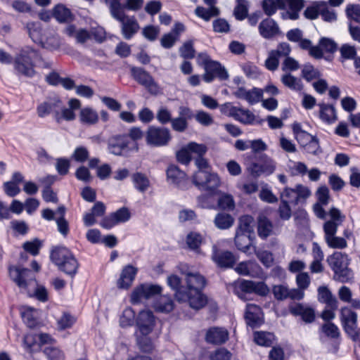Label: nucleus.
<instances>
[{
  "mask_svg": "<svg viewBox=\"0 0 360 360\" xmlns=\"http://www.w3.org/2000/svg\"><path fill=\"white\" fill-rule=\"evenodd\" d=\"M43 60L39 50L30 46L22 47L13 58V56L0 49V63L10 65L13 63L14 70L17 75L32 78L36 75L34 61Z\"/></svg>",
  "mask_w": 360,
  "mask_h": 360,
  "instance_id": "obj_1",
  "label": "nucleus"
},
{
  "mask_svg": "<svg viewBox=\"0 0 360 360\" xmlns=\"http://www.w3.org/2000/svg\"><path fill=\"white\" fill-rule=\"evenodd\" d=\"M143 133L139 127H131L129 135H116L112 136L109 141V150L115 155H124L126 149L134 148L138 149L135 143L136 141L143 138Z\"/></svg>",
  "mask_w": 360,
  "mask_h": 360,
  "instance_id": "obj_2",
  "label": "nucleus"
},
{
  "mask_svg": "<svg viewBox=\"0 0 360 360\" xmlns=\"http://www.w3.org/2000/svg\"><path fill=\"white\" fill-rule=\"evenodd\" d=\"M50 258L58 269L65 274L74 276L78 266L77 262L69 249L56 247L52 250Z\"/></svg>",
  "mask_w": 360,
  "mask_h": 360,
  "instance_id": "obj_3",
  "label": "nucleus"
},
{
  "mask_svg": "<svg viewBox=\"0 0 360 360\" xmlns=\"http://www.w3.org/2000/svg\"><path fill=\"white\" fill-rule=\"evenodd\" d=\"M192 181L200 190L206 191L211 194H215L221 185L219 176L210 169L198 170L193 174Z\"/></svg>",
  "mask_w": 360,
  "mask_h": 360,
  "instance_id": "obj_4",
  "label": "nucleus"
},
{
  "mask_svg": "<svg viewBox=\"0 0 360 360\" xmlns=\"http://www.w3.org/2000/svg\"><path fill=\"white\" fill-rule=\"evenodd\" d=\"M170 140V131L167 128L165 127L150 126L146 134V143L155 147L166 146Z\"/></svg>",
  "mask_w": 360,
  "mask_h": 360,
  "instance_id": "obj_5",
  "label": "nucleus"
},
{
  "mask_svg": "<svg viewBox=\"0 0 360 360\" xmlns=\"http://www.w3.org/2000/svg\"><path fill=\"white\" fill-rule=\"evenodd\" d=\"M269 292L268 286L264 282L243 280L236 286L235 292L243 299L244 293H255L260 296H266Z\"/></svg>",
  "mask_w": 360,
  "mask_h": 360,
  "instance_id": "obj_6",
  "label": "nucleus"
},
{
  "mask_svg": "<svg viewBox=\"0 0 360 360\" xmlns=\"http://www.w3.org/2000/svg\"><path fill=\"white\" fill-rule=\"evenodd\" d=\"M11 279L20 288L26 289L30 281L34 279V273L27 268L11 265L8 267Z\"/></svg>",
  "mask_w": 360,
  "mask_h": 360,
  "instance_id": "obj_7",
  "label": "nucleus"
},
{
  "mask_svg": "<svg viewBox=\"0 0 360 360\" xmlns=\"http://www.w3.org/2000/svg\"><path fill=\"white\" fill-rule=\"evenodd\" d=\"M176 299L180 302H188L190 307L195 309H200L207 304L206 297L200 290H179L176 293Z\"/></svg>",
  "mask_w": 360,
  "mask_h": 360,
  "instance_id": "obj_8",
  "label": "nucleus"
},
{
  "mask_svg": "<svg viewBox=\"0 0 360 360\" xmlns=\"http://www.w3.org/2000/svg\"><path fill=\"white\" fill-rule=\"evenodd\" d=\"M131 72L134 79L147 89L150 93L153 94H158L159 91L158 85L147 71L141 68L132 67Z\"/></svg>",
  "mask_w": 360,
  "mask_h": 360,
  "instance_id": "obj_9",
  "label": "nucleus"
},
{
  "mask_svg": "<svg viewBox=\"0 0 360 360\" xmlns=\"http://www.w3.org/2000/svg\"><path fill=\"white\" fill-rule=\"evenodd\" d=\"M162 288L158 285L142 284L136 287L132 292L131 300L133 304L138 303L142 300H148L160 294Z\"/></svg>",
  "mask_w": 360,
  "mask_h": 360,
  "instance_id": "obj_10",
  "label": "nucleus"
},
{
  "mask_svg": "<svg viewBox=\"0 0 360 360\" xmlns=\"http://www.w3.org/2000/svg\"><path fill=\"white\" fill-rule=\"evenodd\" d=\"M262 162L252 163L248 167V171L254 177H259L262 174L270 175L273 174L276 167V162L266 155L262 156Z\"/></svg>",
  "mask_w": 360,
  "mask_h": 360,
  "instance_id": "obj_11",
  "label": "nucleus"
},
{
  "mask_svg": "<svg viewBox=\"0 0 360 360\" xmlns=\"http://www.w3.org/2000/svg\"><path fill=\"white\" fill-rule=\"evenodd\" d=\"M229 73L226 68L217 61L212 60L205 69V74L202 75V79L205 82L210 83L212 82L215 77L219 80H226L229 79Z\"/></svg>",
  "mask_w": 360,
  "mask_h": 360,
  "instance_id": "obj_12",
  "label": "nucleus"
},
{
  "mask_svg": "<svg viewBox=\"0 0 360 360\" xmlns=\"http://www.w3.org/2000/svg\"><path fill=\"white\" fill-rule=\"evenodd\" d=\"M122 23V33L126 39H130L139 30V25L134 16H128L124 12L119 17H113Z\"/></svg>",
  "mask_w": 360,
  "mask_h": 360,
  "instance_id": "obj_13",
  "label": "nucleus"
},
{
  "mask_svg": "<svg viewBox=\"0 0 360 360\" xmlns=\"http://www.w3.org/2000/svg\"><path fill=\"white\" fill-rule=\"evenodd\" d=\"M329 214L330 220L327 221L323 225L325 240L335 235L338 226H340L345 219V216L342 214L340 211L335 207L330 209Z\"/></svg>",
  "mask_w": 360,
  "mask_h": 360,
  "instance_id": "obj_14",
  "label": "nucleus"
},
{
  "mask_svg": "<svg viewBox=\"0 0 360 360\" xmlns=\"http://www.w3.org/2000/svg\"><path fill=\"white\" fill-rule=\"evenodd\" d=\"M167 178L169 184L181 189H186L188 184V178L186 173L177 166L171 165L167 169Z\"/></svg>",
  "mask_w": 360,
  "mask_h": 360,
  "instance_id": "obj_15",
  "label": "nucleus"
},
{
  "mask_svg": "<svg viewBox=\"0 0 360 360\" xmlns=\"http://www.w3.org/2000/svg\"><path fill=\"white\" fill-rule=\"evenodd\" d=\"M233 94L236 98L246 101L250 105L260 102L263 97V90L256 87L250 90L239 87Z\"/></svg>",
  "mask_w": 360,
  "mask_h": 360,
  "instance_id": "obj_16",
  "label": "nucleus"
},
{
  "mask_svg": "<svg viewBox=\"0 0 360 360\" xmlns=\"http://www.w3.org/2000/svg\"><path fill=\"white\" fill-rule=\"evenodd\" d=\"M155 319L152 311H141L136 319V325L141 335H148L153 329Z\"/></svg>",
  "mask_w": 360,
  "mask_h": 360,
  "instance_id": "obj_17",
  "label": "nucleus"
},
{
  "mask_svg": "<svg viewBox=\"0 0 360 360\" xmlns=\"http://www.w3.org/2000/svg\"><path fill=\"white\" fill-rule=\"evenodd\" d=\"M340 320L345 332L349 336L357 328L356 313L344 307L340 311Z\"/></svg>",
  "mask_w": 360,
  "mask_h": 360,
  "instance_id": "obj_18",
  "label": "nucleus"
},
{
  "mask_svg": "<svg viewBox=\"0 0 360 360\" xmlns=\"http://www.w3.org/2000/svg\"><path fill=\"white\" fill-rule=\"evenodd\" d=\"M213 261L221 268H230L233 266L236 259L233 254L229 251L219 250L216 245L213 246L212 255Z\"/></svg>",
  "mask_w": 360,
  "mask_h": 360,
  "instance_id": "obj_19",
  "label": "nucleus"
},
{
  "mask_svg": "<svg viewBox=\"0 0 360 360\" xmlns=\"http://www.w3.org/2000/svg\"><path fill=\"white\" fill-rule=\"evenodd\" d=\"M229 339V332L226 329L219 327L210 328L206 333L205 340L213 345H222Z\"/></svg>",
  "mask_w": 360,
  "mask_h": 360,
  "instance_id": "obj_20",
  "label": "nucleus"
},
{
  "mask_svg": "<svg viewBox=\"0 0 360 360\" xmlns=\"http://www.w3.org/2000/svg\"><path fill=\"white\" fill-rule=\"evenodd\" d=\"M285 7L288 6L289 11H283L281 13L283 20H297L300 17V12L304 7L303 0H284Z\"/></svg>",
  "mask_w": 360,
  "mask_h": 360,
  "instance_id": "obj_21",
  "label": "nucleus"
},
{
  "mask_svg": "<svg viewBox=\"0 0 360 360\" xmlns=\"http://www.w3.org/2000/svg\"><path fill=\"white\" fill-rule=\"evenodd\" d=\"M52 15L59 23H71L75 20V16L65 5L56 4L52 10Z\"/></svg>",
  "mask_w": 360,
  "mask_h": 360,
  "instance_id": "obj_22",
  "label": "nucleus"
},
{
  "mask_svg": "<svg viewBox=\"0 0 360 360\" xmlns=\"http://www.w3.org/2000/svg\"><path fill=\"white\" fill-rule=\"evenodd\" d=\"M258 29L260 35L264 39H271L280 33L278 24L271 18L263 20Z\"/></svg>",
  "mask_w": 360,
  "mask_h": 360,
  "instance_id": "obj_23",
  "label": "nucleus"
},
{
  "mask_svg": "<svg viewBox=\"0 0 360 360\" xmlns=\"http://www.w3.org/2000/svg\"><path fill=\"white\" fill-rule=\"evenodd\" d=\"M290 314L295 316H301L305 323H311L315 319V312L314 309L304 306L302 304H295L289 307Z\"/></svg>",
  "mask_w": 360,
  "mask_h": 360,
  "instance_id": "obj_24",
  "label": "nucleus"
},
{
  "mask_svg": "<svg viewBox=\"0 0 360 360\" xmlns=\"http://www.w3.org/2000/svg\"><path fill=\"white\" fill-rule=\"evenodd\" d=\"M245 319L247 323L251 327L260 325L263 321L262 309L254 304H248L246 306Z\"/></svg>",
  "mask_w": 360,
  "mask_h": 360,
  "instance_id": "obj_25",
  "label": "nucleus"
},
{
  "mask_svg": "<svg viewBox=\"0 0 360 360\" xmlns=\"http://www.w3.org/2000/svg\"><path fill=\"white\" fill-rule=\"evenodd\" d=\"M137 269L131 265L124 266L121 272L120 277L117 281V286L121 289L129 288L136 275Z\"/></svg>",
  "mask_w": 360,
  "mask_h": 360,
  "instance_id": "obj_26",
  "label": "nucleus"
},
{
  "mask_svg": "<svg viewBox=\"0 0 360 360\" xmlns=\"http://www.w3.org/2000/svg\"><path fill=\"white\" fill-rule=\"evenodd\" d=\"M327 262L334 272L348 266L349 264V259L347 255L340 252H335L328 257Z\"/></svg>",
  "mask_w": 360,
  "mask_h": 360,
  "instance_id": "obj_27",
  "label": "nucleus"
},
{
  "mask_svg": "<svg viewBox=\"0 0 360 360\" xmlns=\"http://www.w3.org/2000/svg\"><path fill=\"white\" fill-rule=\"evenodd\" d=\"M318 300L324 303L328 308L338 309V300L326 286L318 288Z\"/></svg>",
  "mask_w": 360,
  "mask_h": 360,
  "instance_id": "obj_28",
  "label": "nucleus"
},
{
  "mask_svg": "<svg viewBox=\"0 0 360 360\" xmlns=\"http://www.w3.org/2000/svg\"><path fill=\"white\" fill-rule=\"evenodd\" d=\"M26 29L30 37L34 43L37 44H40V43H42V39L44 38L46 33L43 30L40 22H27L26 25Z\"/></svg>",
  "mask_w": 360,
  "mask_h": 360,
  "instance_id": "obj_29",
  "label": "nucleus"
},
{
  "mask_svg": "<svg viewBox=\"0 0 360 360\" xmlns=\"http://www.w3.org/2000/svg\"><path fill=\"white\" fill-rule=\"evenodd\" d=\"M319 117L322 121L327 124H332L338 119L335 109L333 105L319 103Z\"/></svg>",
  "mask_w": 360,
  "mask_h": 360,
  "instance_id": "obj_30",
  "label": "nucleus"
},
{
  "mask_svg": "<svg viewBox=\"0 0 360 360\" xmlns=\"http://www.w3.org/2000/svg\"><path fill=\"white\" fill-rule=\"evenodd\" d=\"M187 292L199 290L205 285V278L198 273H188L186 274Z\"/></svg>",
  "mask_w": 360,
  "mask_h": 360,
  "instance_id": "obj_31",
  "label": "nucleus"
},
{
  "mask_svg": "<svg viewBox=\"0 0 360 360\" xmlns=\"http://www.w3.org/2000/svg\"><path fill=\"white\" fill-rule=\"evenodd\" d=\"M260 269L259 266L252 261L242 262L236 267L235 270L239 274L243 276H255L257 271Z\"/></svg>",
  "mask_w": 360,
  "mask_h": 360,
  "instance_id": "obj_32",
  "label": "nucleus"
},
{
  "mask_svg": "<svg viewBox=\"0 0 360 360\" xmlns=\"http://www.w3.org/2000/svg\"><path fill=\"white\" fill-rule=\"evenodd\" d=\"M273 229L271 221L264 214H259L257 219V232L262 238L270 236Z\"/></svg>",
  "mask_w": 360,
  "mask_h": 360,
  "instance_id": "obj_33",
  "label": "nucleus"
},
{
  "mask_svg": "<svg viewBox=\"0 0 360 360\" xmlns=\"http://www.w3.org/2000/svg\"><path fill=\"white\" fill-rule=\"evenodd\" d=\"M262 7L266 15L271 16L278 9L285 10V4L284 0H263Z\"/></svg>",
  "mask_w": 360,
  "mask_h": 360,
  "instance_id": "obj_34",
  "label": "nucleus"
},
{
  "mask_svg": "<svg viewBox=\"0 0 360 360\" xmlns=\"http://www.w3.org/2000/svg\"><path fill=\"white\" fill-rule=\"evenodd\" d=\"M69 108H63L61 110V117L66 121L74 120L76 117L74 110L81 107V103L77 98H71L68 101Z\"/></svg>",
  "mask_w": 360,
  "mask_h": 360,
  "instance_id": "obj_35",
  "label": "nucleus"
},
{
  "mask_svg": "<svg viewBox=\"0 0 360 360\" xmlns=\"http://www.w3.org/2000/svg\"><path fill=\"white\" fill-rule=\"evenodd\" d=\"M281 81L285 86L291 90L298 91L303 89L301 79L293 76L290 72L283 74L281 77Z\"/></svg>",
  "mask_w": 360,
  "mask_h": 360,
  "instance_id": "obj_36",
  "label": "nucleus"
},
{
  "mask_svg": "<svg viewBox=\"0 0 360 360\" xmlns=\"http://www.w3.org/2000/svg\"><path fill=\"white\" fill-rule=\"evenodd\" d=\"M194 13L198 17L208 22L212 18L219 15L220 10L217 6H209L207 8L202 6H197Z\"/></svg>",
  "mask_w": 360,
  "mask_h": 360,
  "instance_id": "obj_37",
  "label": "nucleus"
},
{
  "mask_svg": "<svg viewBox=\"0 0 360 360\" xmlns=\"http://www.w3.org/2000/svg\"><path fill=\"white\" fill-rule=\"evenodd\" d=\"M254 219L250 215L240 217L236 232L250 235L254 231Z\"/></svg>",
  "mask_w": 360,
  "mask_h": 360,
  "instance_id": "obj_38",
  "label": "nucleus"
},
{
  "mask_svg": "<svg viewBox=\"0 0 360 360\" xmlns=\"http://www.w3.org/2000/svg\"><path fill=\"white\" fill-rule=\"evenodd\" d=\"M96 191L91 189V202H94L91 207V224L94 223L96 217H100L105 214L106 207L105 205L101 201H96Z\"/></svg>",
  "mask_w": 360,
  "mask_h": 360,
  "instance_id": "obj_39",
  "label": "nucleus"
},
{
  "mask_svg": "<svg viewBox=\"0 0 360 360\" xmlns=\"http://www.w3.org/2000/svg\"><path fill=\"white\" fill-rule=\"evenodd\" d=\"M249 2L248 0H236L233 15L238 20H243L248 17Z\"/></svg>",
  "mask_w": 360,
  "mask_h": 360,
  "instance_id": "obj_40",
  "label": "nucleus"
},
{
  "mask_svg": "<svg viewBox=\"0 0 360 360\" xmlns=\"http://www.w3.org/2000/svg\"><path fill=\"white\" fill-rule=\"evenodd\" d=\"M37 311L31 307H26L22 312L21 316L23 322L30 328H34L38 325Z\"/></svg>",
  "mask_w": 360,
  "mask_h": 360,
  "instance_id": "obj_41",
  "label": "nucleus"
},
{
  "mask_svg": "<svg viewBox=\"0 0 360 360\" xmlns=\"http://www.w3.org/2000/svg\"><path fill=\"white\" fill-rule=\"evenodd\" d=\"M134 187L140 192H145L150 186V181L148 177L140 172L134 173L131 176Z\"/></svg>",
  "mask_w": 360,
  "mask_h": 360,
  "instance_id": "obj_42",
  "label": "nucleus"
},
{
  "mask_svg": "<svg viewBox=\"0 0 360 360\" xmlns=\"http://www.w3.org/2000/svg\"><path fill=\"white\" fill-rule=\"evenodd\" d=\"M217 205L219 209L227 211H232L235 209V200L232 195L221 193L217 200Z\"/></svg>",
  "mask_w": 360,
  "mask_h": 360,
  "instance_id": "obj_43",
  "label": "nucleus"
},
{
  "mask_svg": "<svg viewBox=\"0 0 360 360\" xmlns=\"http://www.w3.org/2000/svg\"><path fill=\"white\" fill-rule=\"evenodd\" d=\"M235 244L237 248L243 252H247L251 246L250 235L236 232Z\"/></svg>",
  "mask_w": 360,
  "mask_h": 360,
  "instance_id": "obj_44",
  "label": "nucleus"
},
{
  "mask_svg": "<svg viewBox=\"0 0 360 360\" xmlns=\"http://www.w3.org/2000/svg\"><path fill=\"white\" fill-rule=\"evenodd\" d=\"M99 160L97 158H91V168L96 169V176L101 180L109 177L111 173V167L108 164L98 165Z\"/></svg>",
  "mask_w": 360,
  "mask_h": 360,
  "instance_id": "obj_45",
  "label": "nucleus"
},
{
  "mask_svg": "<svg viewBox=\"0 0 360 360\" xmlns=\"http://www.w3.org/2000/svg\"><path fill=\"white\" fill-rule=\"evenodd\" d=\"M234 219L229 214L219 213L216 215L214 223L219 229H229L233 224Z\"/></svg>",
  "mask_w": 360,
  "mask_h": 360,
  "instance_id": "obj_46",
  "label": "nucleus"
},
{
  "mask_svg": "<svg viewBox=\"0 0 360 360\" xmlns=\"http://www.w3.org/2000/svg\"><path fill=\"white\" fill-rule=\"evenodd\" d=\"M153 307L157 311L168 313L173 310L174 302L170 297L162 296L154 303Z\"/></svg>",
  "mask_w": 360,
  "mask_h": 360,
  "instance_id": "obj_47",
  "label": "nucleus"
},
{
  "mask_svg": "<svg viewBox=\"0 0 360 360\" xmlns=\"http://www.w3.org/2000/svg\"><path fill=\"white\" fill-rule=\"evenodd\" d=\"M280 200L282 202H285L288 205H298L297 193L295 188L285 187L280 193Z\"/></svg>",
  "mask_w": 360,
  "mask_h": 360,
  "instance_id": "obj_48",
  "label": "nucleus"
},
{
  "mask_svg": "<svg viewBox=\"0 0 360 360\" xmlns=\"http://www.w3.org/2000/svg\"><path fill=\"white\" fill-rule=\"evenodd\" d=\"M254 340L259 345L270 347L273 344L274 335L267 332H255L254 334Z\"/></svg>",
  "mask_w": 360,
  "mask_h": 360,
  "instance_id": "obj_49",
  "label": "nucleus"
},
{
  "mask_svg": "<svg viewBox=\"0 0 360 360\" xmlns=\"http://www.w3.org/2000/svg\"><path fill=\"white\" fill-rule=\"evenodd\" d=\"M321 75V72L319 70L309 63L305 64L302 68V77L307 82L319 79Z\"/></svg>",
  "mask_w": 360,
  "mask_h": 360,
  "instance_id": "obj_50",
  "label": "nucleus"
},
{
  "mask_svg": "<svg viewBox=\"0 0 360 360\" xmlns=\"http://www.w3.org/2000/svg\"><path fill=\"white\" fill-rule=\"evenodd\" d=\"M39 45L42 48L51 51L57 50L60 48V41L58 37L56 34H45L42 43H40Z\"/></svg>",
  "mask_w": 360,
  "mask_h": 360,
  "instance_id": "obj_51",
  "label": "nucleus"
},
{
  "mask_svg": "<svg viewBox=\"0 0 360 360\" xmlns=\"http://www.w3.org/2000/svg\"><path fill=\"white\" fill-rule=\"evenodd\" d=\"M320 6V15L324 21L332 22L337 20L336 12L330 8L326 1H321Z\"/></svg>",
  "mask_w": 360,
  "mask_h": 360,
  "instance_id": "obj_52",
  "label": "nucleus"
},
{
  "mask_svg": "<svg viewBox=\"0 0 360 360\" xmlns=\"http://www.w3.org/2000/svg\"><path fill=\"white\" fill-rule=\"evenodd\" d=\"M49 108L50 109V113H54V117L57 122L60 121V113L59 110L62 109L63 102L58 97L49 98L46 101Z\"/></svg>",
  "mask_w": 360,
  "mask_h": 360,
  "instance_id": "obj_53",
  "label": "nucleus"
},
{
  "mask_svg": "<svg viewBox=\"0 0 360 360\" xmlns=\"http://www.w3.org/2000/svg\"><path fill=\"white\" fill-rule=\"evenodd\" d=\"M49 108L50 109V113H54V117L57 122L60 121V113L59 110L62 109L63 102L58 97L49 98L46 101Z\"/></svg>",
  "mask_w": 360,
  "mask_h": 360,
  "instance_id": "obj_54",
  "label": "nucleus"
},
{
  "mask_svg": "<svg viewBox=\"0 0 360 360\" xmlns=\"http://www.w3.org/2000/svg\"><path fill=\"white\" fill-rule=\"evenodd\" d=\"M235 120L244 124H252L255 115L250 110L240 108Z\"/></svg>",
  "mask_w": 360,
  "mask_h": 360,
  "instance_id": "obj_55",
  "label": "nucleus"
},
{
  "mask_svg": "<svg viewBox=\"0 0 360 360\" xmlns=\"http://www.w3.org/2000/svg\"><path fill=\"white\" fill-rule=\"evenodd\" d=\"M76 322V318L69 312H63L58 321V328L60 330L70 328Z\"/></svg>",
  "mask_w": 360,
  "mask_h": 360,
  "instance_id": "obj_56",
  "label": "nucleus"
},
{
  "mask_svg": "<svg viewBox=\"0 0 360 360\" xmlns=\"http://www.w3.org/2000/svg\"><path fill=\"white\" fill-rule=\"evenodd\" d=\"M193 40L185 41L179 48L180 56L184 59H192L195 57V51L194 49Z\"/></svg>",
  "mask_w": 360,
  "mask_h": 360,
  "instance_id": "obj_57",
  "label": "nucleus"
},
{
  "mask_svg": "<svg viewBox=\"0 0 360 360\" xmlns=\"http://www.w3.org/2000/svg\"><path fill=\"white\" fill-rule=\"evenodd\" d=\"M44 353L49 360H64L65 355L62 350L53 345L45 347Z\"/></svg>",
  "mask_w": 360,
  "mask_h": 360,
  "instance_id": "obj_58",
  "label": "nucleus"
},
{
  "mask_svg": "<svg viewBox=\"0 0 360 360\" xmlns=\"http://www.w3.org/2000/svg\"><path fill=\"white\" fill-rule=\"evenodd\" d=\"M41 248V242L38 238H34L30 241H26L22 245V248L25 252L36 256L39 253L40 248Z\"/></svg>",
  "mask_w": 360,
  "mask_h": 360,
  "instance_id": "obj_59",
  "label": "nucleus"
},
{
  "mask_svg": "<svg viewBox=\"0 0 360 360\" xmlns=\"http://www.w3.org/2000/svg\"><path fill=\"white\" fill-rule=\"evenodd\" d=\"M191 155V158L195 157L204 156L207 150V148L204 144H199L195 142H191L186 145Z\"/></svg>",
  "mask_w": 360,
  "mask_h": 360,
  "instance_id": "obj_60",
  "label": "nucleus"
},
{
  "mask_svg": "<svg viewBox=\"0 0 360 360\" xmlns=\"http://www.w3.org/2000/svg\"><path fill=\"white\" fill-rule=\"evenodd\" d=\"M352 278V271L348 266L334 272V279L341 283L349 282Z\"/></svg>",
  "mask_w": 360,
  "mask_h": 360,
  "instance_id": "obj_61",
  "label": "nucleus"
},
{
  "mask_svg": "<svg viewBox=\"0 0 360 360\" xmlns=\"http://www.w3.org/2000/svg\"><path fill=\"white\" fill-rule=\"evenodd\" d=\"M321 331L330 338H337L340 336V330L336 325L331 322L324 323L321 327Z\"/></svg>",
  "mask_w": 360,
  "mask_h": 360,
  "instance_id": "obj_62",
  "label": "nucleus"
},
{
  "mask_svg": "<svg viewBox=\"0 0 360 360\" xmlns=\"http://www.w3.org/2000/svg\"><path fill=\"white\" fill-rule=\"evenodd\" d=\"M345 11L348 18L360 23V5L349 4Z\"/></svg>",
  "mask_w": 360,
  "mask_h": 360,
  "instance_id": "obj_63",
  "label": "nucleus"
},
{
  "mask_svg": "<svg viewBox=\"0 0 360 360\" xmlns=\"http://www.w3.org/2000/svg\"><path fill=\"white\" fill-rule=\"evenodd\" d=\"M231 353L224 347L219 348L210 355V360H230Z\"/></svg>",
  "mask_w": 360,
  "mask_h": 360,
  "instance_id": "obj_64",
  "label": "nucleus"
}]
</instances>
